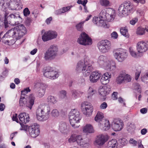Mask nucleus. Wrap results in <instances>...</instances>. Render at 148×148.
<instances>
[{"label":"nucleus","instance_id":"12","mask_svg":"<svg viewBox=\"0 0 148 148\" xmlns=\"http://www.w3.org/2000/svg\"><path fill=\"white\" fill-rule=\"evenodd\" d=\"M44 75L46 77L53 79H56L58 76L57 72L54 71L53 68L50 67H47L45 70Z\"/></svg>","mask_w":148,"mask_h":148},{"label":"nucleus","instance_id":"55","mask_svg":"<svg viewBox=\"0 0 148 148\" xmlns=\"http://www.w3.org/2000/svg\"><path fill=\"white\" fill-rule=\"evenodd\" d=\"M135 128V125L134 124L130 123L127 127L128 130H130L134 129Z\"/></svg>","mask_w":148,"mask_h":148},{"label":"nucleus","instance_id":"26","mask_svg":"<svg viewBox=\"0 0 148 148\" xmlns=\"http://www.w3.org/2000/svg\"><path fill=\"white\" fill-rule=\"evenodd\" d=\"M30 134L32 137L35 138L37 137L40 133V130L38 128H32L30 130Z\"/></svg>","mask_w":148,"mask_h":148},{"label":"nucleus","instance_id":"61","mask_svg":"<svg viewBox=\"0 0 148 148\" xmlns=\"http://www.w3.org/2000/svg\"><path fill=\"white\" fill-rule=\"evenodd\" d=\"M66 92L65 91L62 90L60 91V94L61 96L63 97H65L66 95Z\"/></svg>","mask_w":148,"mask_h":148},{"label":"nucleus","instance_id":"37","mask_svg":"<svg viewBox=\"0 0 148 148\" xmlns=\"http://www.w3.org/2000/svg\"><path fill=\"white\" fill-rule=\"evenodd\" d=\"M47 101L49 103H54L57 102V101L55 97L52 96H48L47 99Z\"/></svg>","mask_w":148,"mask_h":148},{"label":"nucleus","instance_id":"18","mask_svg":"<svg viewBox=\"0 0 148 148\" xmlns=\"http://www.w3.org/2000/svg\"><path fill=\"white\" fill-rule=\"evenodd\" d=\"M92 22L94 24L99 26L104 27L106 25L105 21L99 17L94 16L92 19Z\"/></svg>","mask_w":148,"mask_h":148},{"label":"nucleus","instance_id":"53","mask_svg":"<svg viewBox=\"0 0 148 148\" xmlns=\"http://www.w3.org/2000/svg\"><path fill=\"white\" fill-rule=\"evenodd\" d=\"M12 119L13 121H15L18 123L19 122V121L18 119V115L16 114H13L12 118Z\"/></svg>","mask_w":148,"mask_h":148},{"label":"nucleus","instance_id":"14","mask_svg":"<svg viewBox=\"0 0 148 148\" xmlns=\"http://www.w3.org/2000/svg\"><path fill=\"white\" fill-rule=\"evenodd\" d=\"M108 139L107 135H99L97 136L95 142L98 145H102L108 140Z\"/></svg>","mask_w":148,"mask_h":148},{"label":"nucleus","instance_id":"1","mask_svg":"<svg viewBox=\"0 0 148 148\" xmlns=\"http://www.w3.org/2000/svg\"><path fill=\"white\" fill-rule=\"evenodd\" d=\"M26 29L25 27H22L21 29V27L17 26L9 30L4 36L8 35L16 39H19L25 34Z\"/></svg>","mask_w":148,"mask_h":148},{"label":"nucleus","instance_id":"58","mask_svg":"<svg viewBox=\"0 0 148 148\" xmlns=\"http://www.w3.org/2000/svg\"><path fill=\"white\" fill-rule=\"evenodd\" d=\"M77 93L76 90H73V93L72 95V97L74 99H75L77 97Z\"/></svg>","mask_w":148,"mask_h":148},{"label":"nucleus","instance_id":"32","mask_svg":"<svg viewBox=\"0 0 148 148\" xmlns=\"http://www.w3.org/2000/svg\"><path fill=\"white\" fill-rule=\"evenodd\" d=\"M44 108H42L40 107H38L36 111V118L39 121L40 118V116L41 115L43 111Z\"/></svg>","mask_w":148,"mask_h":148},{"label":"nucleus","instance_id":"48","mask_svg":"<svg viewBox=\"0 0 148 148\" xmlns=\"http://www.w3.org/2000/svg\"><path fill=\"white\" fill-rule=\"evenodd\" d=\"M111 36L112 38L114 39H116L118 38V35L116 32L114 31L111 33Z\"/></svg>","mask_w":148,"mask_h":148},{"label":"nucleus","instance_id":"36","mask_svg":"<svg viewBox=\"0 0 148 148\" xmlns=\"http://www.w3.org/2000/svg\"><path fill=\"white\" fill-rule=\"evenodd\" d=\"M108 144L114 148H116L117 145V140L115 139H113L109 142Z\"/></svg>","mask_w":148,"mask_h":148},{"label":"nucleus","instance_id":"51","mask_svg":"<svg viewBox=\"0 0 148 148\" xmlns=\"http://www.w3.org/2000/svg\"><path fill=\"white\" fill-rule=\"evenodd\" d=\"M108 107V105L106 102H104L101 104L100 108L101 109H105Z\"/></svg>","mask_w":148,"mask_h":148},{"label":"nucleus","instance_id":"30","mask_svg":"<svg viewBox=\"0 0 148 148\" xmlns=\"http://www.w3.org/2000/svg\"><path fill=\"white\" fill-rule=\"evenodd\" d=\"M129 52L131 55L134 58H138L142 56L139 52H136L131 48H129Z\"/></svg>","mask_w":148,"mask_h":148},{"label":"nucleus","instance_id":"13","mask_svg":"<svg viewBox=\"0 0 148 148\" xmlns=\"http://www.w3.org/2000/svg\"><path fill=\"white\" fill-rule=\"evenodd\" d=\"M124 125L123 121L119 119H114L112 125V127L115 131H118L121 130Z\"/></svg>","mask_w":148,"mask_h":148},{"label":"nucleus","instance_id":"28","mask_svg":"<svg viewBox=\"0 0 148 148\" xmlns=\"http://www.w3.org/2000/svg\"><path fill=\"white\" fill-rule=\"evenodd\" d=\"M99 3L102 6L105 7H109L111 6V3L108 0H99Z\"/></svg>","mask_w":148,"mask_h":148},{"label":"nucleus","instance_id":"9","mask_svg":"<svg viewBox=\"0 0 148 148\" xmlns=\"http://www.w3.org/2000/svg\"><path fill=\"white\" fill-rule=\"evenodd\" d=\"M83 114L87 116H90L92 114L93 108L92 104L87 102H84L81 105Z\"/></svg>","mask_w":148,"mask_h":148},{"label":"nucleus","instance_id":"44","mask_svg":"<svg viewBox=\"0 0 148 148\" xmlns=\"http://www.w3.org/2000/svg\"><path fill=\"white\" fill-rule=\"evenodd\" d=\"M88 94L90 95L89 96H90L95 93L96 91L92 88L90 87L88 90Z\"/></svg>","mask_w":148,"mask_h":148},{"label":"nucleus","instance_id":"35","mask_svg":"<svg viewBox=\"0 0 148 148\" xmlns=\"http://www.w3.org/2000/svg\"><path fill=\"white\" fill-rule=\"evenodd\" d=\"M124 74H120L116 79V82L117 84H121L124 81Z\"/></svg>","mask_w":148,"mask_h":148},{"label":"nucleus","instance_id":"22","mask_svg":"<svg viewBox=\"0 0 148 148\" xmlns=\"http://www.w3.org/2000/svg\"><path fill=\"white\" fill-rule=\"evenodd\" d=\"M50 112L49 110L46 111L44 109L39 121H43L47 120L49 118Z\"/></svg>","mask_w":148,"mask_h":148},{"label":"nucleus","instance_id":"34","mask_svg":"<svg viewBox=\"0 0 148 148\" xmlns=\"http://www.w3.org/2000/svg\"><path fill=\"white\" fill-rule=\"evenodd\" d=\"M85 21L81 22L77 24L76 27L77 30L82 32L83 30V25Z\"/></svg>","mask_w":148,"mask_h":148},{"label":"nucleus","instance_id":"43","mask_svg":"<svg viewBox=\"0 0 148 148\" xmlns=\"http://www.w3.org/2000/svg\"><path fill=\"white\" fill-rule=\"evenodd\" d=\"M77 135L74 134L71 135L69 139V143L74 142L76 140Z\"/></svg>","mask_w":148,"mask_h":148},{"label":"nucleus","instance_id":"29","mask_svg":"<svg viewBox=\"0 0 148 148\" xmlns=\"http://www.w3.org/2000/svg\"><path fill=\"white\" fill-rule=\"evenodd\" d=\"M145 29L141 26L138 27L136 31V33L138 35H143L145 34Z\"/></svg>","mask_w":148,"mask_h":148},{"label":"nucleus","instance_id":"21","mask_svg":"<svg viewBox=\"0 0 148 148\" xmlns=\"http://www.w3.org/2000/svg\"><path fill=\"white\" fill-rule=\"evenodd\" d=\"M83 132L87 134L94 132V130L92 125L90 124H87L82 127Z\"/></svg>","mask_w":148,"mask_h":148},{"label":"nucleus","instance_id":"27","mask_svg":"<svg viewBox=\"0 0 148 148\" xmlns=\"http://www.w3.org/2000/svg\"><path fill=\"white\" fill-rule=\"evenodd\" d=\"M104 117V115L102 112L99 111L97 112L95 117V120L96 122H99L102 121Z\"/></svg>","mask_w":148,"mask_h":148},{"label":"nucleus","instance_id":"11","mask_svg":"<svg viewBox=\"0 0 148 148\" xmlns=\"http://www.w3.org/2000/svg\"><path fill=\"white\" fill-rule=\"evenodd\" d=\"M57 35V33L56 31L49 30L44 33L42 36V39L43 41L46 42L56 38Z\"/></svg>","mask_w":148,"mask_h":148},{"label":"nucleus","instance_id":"7","mask_svg":"<svg viewBox=\"0 0 148 148\" xmlns=\"http://www.w3.org/2000/svg\"><path fill=\"white\" fill-rule=\"evenodd\" d=\"M77 42L81 45H91L92 40L88 35L85 32H82L78 38Z\"/></svg>","mask_w":148,"mask_h":148},{"label":"nucleus","instance_id":"20","mask_svg":"<svg viewBox=\"0 0 148 148\" xmlns=\"http://www.w3.org/2000/svg\"><path fill=\"white\" fill-rule=\"evenodd\" d=\"M111 75L109 73L106 72L103 74L101 79V82L103 84L107 85L111 78Z\"/></svg>","mask_w":148,"mask_h":148},{"label":"nucleus","instance_id":"8","mask_svg":"<svg viewBox=\"0 0 148 148\" xmlns=\"http://www.w3.org/2000/svg\"><path fill=\"white\" fill-rule=\"evenodd\" d=\"M110 41L107 40H104L99 41L97 46L99 50L103 53H105L110 48Z\"/></svg>","mask_w":148,"mask_h":148},{"label":"nucleus","instance_id":"38","mask_svg":"<svg viewBox=\"0 0 148 148\" xmlns=\"http://www.w3.org/2000/svg\"><path fill=\"white\" fill-rule=\"evenodd\" d=\"M59 129L61 132L65 133L67 130V125L65 123H63L60 124L59 126Z\"/></svg>","mask_w":148,"mask_h":148},{"label":"nucleus","instance_id":"56","mask_svg":"<svg viewBox=\"0 0 148 148\" xmlns=\"http://www.w3.org/2000/svg\"><path fill=\"white\" fill-rule=\"evenodd\" d=\"M138 21V19L137 18H135L130 21V23L133 25H134Z\"/></svg>","mask_w":148,"mask_h":148},{"label":"nucleus","instance_id":"54","mask_svg":"<svg viewBox=\"0 0 148 148\" xmlns=\"http://www.w3.org/2000/svg\"><path fill=\"white\" fill-rule=\"evenodd\" d=\"M51 114L53 116L55 117L58 115V111L56 109H54L52 111Z\"/></svg>","mask_w":148,"mask_h":148},{"label":"nucleus","instance_id":"5","mask_svg":"<svg viewBox=\"0 0 148 148\" xmlns=\"http://www.w3.org/2000/svg\"><path fill=\"white\" fill-rule=\"evenodd\" d=\"M69 119L70 123L72 127H74L76 123L79 122L82 119L79 112L77 110H74L70 113Z\"/></svg>","mask_w":148,"mask_h":148},{"label":"nucleus","instance_id":"6","mask_svg":"<svg viewBox=\"0 0 148 148\" xmlns=\"http://www.w3.org/2000/svg\"><path fill=\"white\" fill-rule=\"evenodd\" d=\"M134 8V6L129 2L125 1L119 6V10L123 14L131 12Z\"/></svg>","mask_w":148,"mask_h":148},{"label":"nucleus","instance_id":"50","mask_svg":"<svg viewBox=\"0 0 148 148\" xmlns=\"http://www.w3.org/2000/svg\"><path fill=\"white\" fill-rule=\"evenodd\" d=\"M5 3L3 0H1L0 2V6L2 7V10H5L6 7L5 6Z\"/></svg>","mask_w":148,"mask_h":148},{"label":"nucleus","instance_id":"41","mask_svg":"<svg viewBox=\"0 0 148 148\" xmlns=\"http://www.w3.org/2000/svg\"><path fill=\"white\" fill-rule=\"evenodd\" d=\"M73 6L72 5L64 7L62 8V9H60L59 11L61 13H65L67 11L69 10Z\"/></svg>","mask_w":148,"mask_h":148},{"label":"nucleus","instance_id":"52","mask_svg":"<svg viewBox=\"0 0 148 148\" xmlns=\"http://www.w3.org/2000/svg\"><path fill=\"white\" fill-rule=\"evenodd\" d=\"M23 13L25 16H27L30 14V12L28 8H25L23 10Z\"/></svg>","mask_w":148,"mask_h":148},{"label":"nucleus","instance_id":"49","mask_svg":"<svg viewBox=\"0 0 148 148\" xmlns=\"http://www.w3.org/2000/svg\"><path fill=\"white\" fill-rule=\"evenodd\" d=\"M83 140L82 136L77 135L76 142L78 144H80L81 142Z\"/></svg>","mask_w":148,"mask_h":148},{"label":"nucleus","instance_id":"24","mask_svg":"<svg viewBox=\"0 0 148 148\" xmlns=\"http://www.w3.org/2000/svg\"><path fill=\"white\" fill-rule=\"evenodd\" d=\"M102 122L101 124L103 130L105 131L109 130L110 127V124L109 121L107 120H104Z\"/></svg>","mask_w":148,"mask_h":148},{"label":"nucleus","instance_id":"31","mask_svg":"<svg viewBox=\"0 0 148 148\" xmlns=\"http://www.w3.org/2000/svg\"><path fill=\"white\" fill-rule=\"evenodd\" d=\"M120 32L121 34L125 36L128 38L129 35L128 33V30L127 28L125 27H122L120 29Z\"/></svg>","mask_w":148,"mask_h":148},{"label":"nucleus","instance_id":"17","mask_svg":"<svg viewBox=\"0 0 148 148\" xmlns=\"http://www.w3.org/2000/svg\"><path fill=\"white\" fill-rule=\"evenodd\" d=\"M18 117L21 123H26L30 120L29 114L25 112L21 113L18 116Z\"/></svg>","mask_w":148,"mask_h":148},{"label":"nucleus","instance_id":"42","mask_svg":"<svg viewBox=\"0 0 148 148\" xmlns=\"http://www.w3.org/2000/svg\"><path fill=\"white\" fill-rule=\"evenodd\" d=\"M45 92V89L42 88H40L38 90V96L40 97H42L44 95Z\"/></svg>","mask_w":148,"mask_h":148},{"label":"nucleus","instance_id":"2","mask_svg":"<svg viewBox=\"0 0 148 148\" xmlns=\"http://www.w3.org/2000/svg\"><path fill=\"white\" fill-rule=\"evenodd\" d=\"M92 68L91 65L87 62H83L80 61L77 63L76 70L77 71L81 70L82 73L86 76L89 75Z\"/></svg>","mask_w":148,"mask_h":148},{"label":"nucleus","instance_id":"16","mask_svg":"<svg viewBox=\"0 0 148 148\" xmlns=\"http://www.w3.org/2000/svg\"><path fill=\"white\" fill-rule=\"evenodd\" d=\"M104 85L101 87H100L99 89V92L101 96H106L109 93L110 90V86L108 85L104 84Z\"/></svg>","mask_w":148,"mask_h":148},{"label":"nucleus","instance_id":"19","mask_svg":"<svg viewBox=\"0 0 148 148\" xmlns=\"http://www.w3.org/2000/svg\"><path fill=\"white\" fill-rule=\"evenodd\" d=\"M115 12L114 10H110L108 11V12L106 14L105 21H110L113 20L115 17Z\"/></svg>","mask_w":148,"mask_h":148},{"label":"nucleus","instance_id":"46","mask_svg":"<svg viewBox=\"0 0 148 148\" xmlns=\"http://www.w3.org/2000/svg\"><path fill=\"white\" fill-rule=\"evenodd\" d=\"M124 80H125L127 82H130L131 80V78L130 75L124 74Z\"/></svg>","mask_w":148,"mask_h":148},{"label":"nucleus","instance_id":"23","mask_svg":"<svg viewBox=\"0 0 148 148\" xmlns=\"http://www.w3.org/2000/svg\"><path fill=\"white\" fill-rule=\"evenodd\" d=\"M35 99V97L32 94L30 95L29 97L28 101L26 104V106L31 110L34 104Z\"/></svg>","mask_w":148,"mask_h":148},{"label":"nucleus","instance_id":"45","mask_svg":"<svg viewBox=\"0 0 148 148\" xmlns=\"http://www.w3.org/2000/svg\"><path fill=\"white\" fill-rule=\"evenodd\" d=\"M30 91L31 90L29 89V88L27 87L21 91V94L22 95H25V94L27 93L28 92H30Z\"/></svg>","mask_w":148,"mask_h":148},{"label":"nucleus","instance_id":"47","mask_svg":"<svg viewBox=\"0 0 148 148\" xmlns=\"http://www.w3.org/2000/svg\"><path fill=\"white\" fill-rule=\"evenodd\" d=\"M87 2V0H84L83 1H82V0H78L77 1L78 4H82L84 6L86 5V4Z\"/></svg>","mask_w":148,"mask_h":148},{"label":"nucleus","instance_id":"33","mask_svg":"<svg viewBox=\"0 0 148 148\" xmlns=\"http://www.w3.org/2000/svg\"><path fill=\"white\" fill-rule=\"evenodd\" d=\"M27 99L24 97L21 96L19 99V104L20 106L22 107L26 106L27 103Z\"/></svg>","mask_w":148,"mask_h":148},{"label":"nucleus","instance_id":"57","mask_svg":"<svg viewBox=\"0 0 148 148\" xmlns=\"http://www.w3.org/2000/svg\"><path fill=\"white\" fill-rule=\"evenodd\" d=\"M118 92H114L112 94V98L113 100H116L117 99Z\"/></svg>","mask_w":148,"mask_h":148},{"label":"nucleus","instance_id":"15","mask_svg":"<svg viewBox=\"0 0 148 148\" xmlns=\"http://www.w3.org/2000/svg\"><path fill=\"white\" fill-rule=\"evenodd\" d=\"M101 75V74L98 71L92 72L90 76V81L92 83L96 82L100 79Z\"/></svg>","mask_w":148,"mask_h":148},{"label":"nucleus","instance_id":"3","mask_svg":"<svg viewBox=\"0 0 148 148\" xmlns=\"http://www.w3.org/2000/svg\"><path fill=\"white\" fill-rule=\"evenodd\" d=\"M58 48L55 45H51L44 54V58L46 60H51L55 58L57 55Z\"/></svg>","mask_w":148,"mask_h":148},{"label":"nucleus","instance_id":"59","mask_svg":"<svg viewBox=\"0 0 148 148\" xmlns=\"http://www.w3.org/2000/svg\"><path fill=\"white\" fill-rule=\"evenodd\" d=\"M17 132H15L10 134V139L11 140H13V138L16 136V135L17 134Z\"/></svg>","mask_w":148,"mask_h":148},{"label":"nucleus","instance_id":"39","mask_svg":"<svg viewBox=\"0 0 148 148\" xmlns=\"http://www.w3.org/2000/svg\"><path fill=\"white\" fill-rule=\"evenodd\" d=\"M134 88L137 92L139 94H141L142 92L141 87L138 84L135 83L134 85Z\"/></svg>","mask_w":148,"mask_h":148},{"label":"nucleus","instance_id":"62","mask_svg":"<svg viewBox=\"0 0 148 148\" xmlns=\"http://www.w3.org/2000/svg\"><path fill=\"white\" fill-rule=\"evenodd\" d=\"M147 109L146 108H144L140 109V112L141 113L144 114L147 113Z\"/></svg>","mask_w":148,"mask_h":148},{"label":"nucleus","instance_id":"25","mask_svg":"<svg viewBox=\"0 0 148 148\" xmlns=\"http://www.w3.org/2000/svg\"><path fill=\"white\" fill-rule=\"evenodd\" d=\"M22 5L21 3H13L10 5V8L12 10H18L22 8Z\"/></svg>","mask_w":148,"mask_h":148},{"label":"nucleus","instance_id":"64","mask_svg":"<svg viewBox=\"0 0 148 148\" xmlns=\"http://www.w3.org/2000/svg\"><path fill=\"white\" fill-rule=\"evenodd\" d=\"M138 148H144L143 145L141 144V141L139 140L138 141Z\"/></svg>","mask_w":148,"mask_h":148},{"label":"nucleus","instance_id":"63","mask_svg":"<svg viewBox=\"0 0 148 148\" xmlns=\"http://www.w3.org/2000/svg\"><path fill=\"white\" fill-rule=\"evenodd\" d=\"M140 72L139 71H138L136 73L135 75V79L137 80L138 77H139L140 74Z\"/></svg>","mask_w":148,"mask_h":148},{"label":"nucleus","instance_id":"10","mask_svg":"<svg viewBox=\"0 0 148 148\" xmlns=\"http://www.w3.org/2000/svg\"><path fill=\"white\" fill-rule=\"evenodd\" d=\"M136 47L137 52L143 55L148 50V44L144 40H141L137 43Z\"/></svg>","mask_w":148,"mask_h":148},{"label":"nucleus","instance_id":"4","mask_svg":"<svg viewBox=\"0 0 148 148\" xmlns=\"http://www.w3.org/2000/svg\"><path fill=\"white\" fill-rule=\"evenodd\" d=\"M115 58L119 61H123L127 57V51L121 48L115 49L113 51Z\"/></svg>","mask_w":148,"mask_h":148},{"label":"nucleus","instance_id":"60","mask_svg":"<svg viewBox=\"0 0 148 148\" xmlns=\"http://www.w3.org/2000/svg\"><path fill=\"white\" fill-rule=\"evenodd\" d=\"M7 19L8 18H4V27L5 28H7L8 26V21Z\"/></svg>","mask_w":148,"mask_h":148},{"label":"nucleus","instance_id":"40","mask_svg":"<svg viewBox=\"0 0 148 148\" xmlns=\"http://www.w3.org/2000/svg\"><path fill=\"white\" fill-rule=\"evenodd\" d=\"M107 13L105 9L102 10L99 14V17L105 21L106 14Z\"/></svg>","mask_w":148,"mask_h":148}]
</instances>
